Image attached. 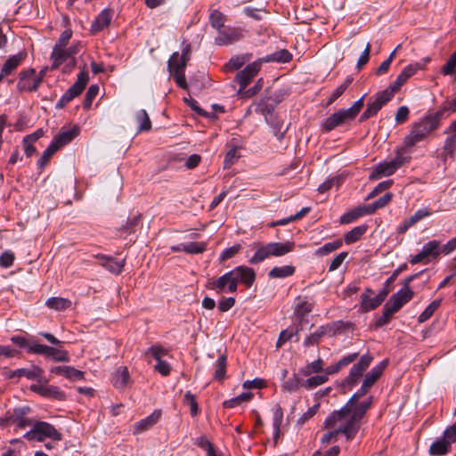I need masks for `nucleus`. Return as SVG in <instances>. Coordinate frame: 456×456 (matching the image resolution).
Returning a JSON list of instances; mask_svg holds the SVG:
<instances>
[{"label":"nucleus","instance_id":"nucleus-15","mask_svg":"<svg viewBox=\"0 0 456 456\" xmlns=\"http://www.w3.org/2000/svg\"><path fill=\"white\" fill-rule=\"evenodd\" d=\"M207 288L215 290L217 294L235 293L233 281L229 276V272L217 278H211L208 281Z\"/></svg>","mask_w":456,"mask_h":456},{"label":"nucleus","instance_id":"nucleus-20","mask_svg":"<svg viewBox=\"0 0 456 456\" xmlns=\"http://www.w3.org/2000/svg\"><path fill=\"white\" fill-rule=\"evenodd\" d=\"M43 373L44 370L36 365H32L29 369L21 368L6 371L9 379L26 377L29 380H40Z\"/></svg>","mask_w":456,"mask_h":456},{"label":"nucleus","instance_id":"nucleus-60","mask_svg":"<svg viewBox=\"0 0 456 456\" xmlns=\"http://www.w3.org/2000/svg\"><path fill=\"white\" fill-rule=\"evenodd\" d=\"M63 377L73 381L81 380L84 379V372L75 369L72 366H65V372Z\"/></svg>","mask_w":456,"mask_h":456},{"label":"nucleus","instance_id":"nucleus-29","mask_svg":"<svg viewBox=\"0 0 456 456\" xmlns=\"http://www.w3.org/2000/svg\"><path fill=\"white\" fill-rule=\"evenodd\" d=\"M130 380V375L126 367H119L112 374V384L116 388L122 389L126 387Z\"/></svg>","mask_w":456,"mask_h":456},{"label":"nucleus","instance_id":"nucleus-45","mask_svg":"<svg viewBox=\"0 0 456 456\" xmlns=\"http://www.w3.org/2000/svg\"><path fill=\"white\" fill-rule=\"evenodd\" d=\"M353 82V78L351 77H347L346 80L339 85L329 96L327 99V105L332 104L337 99H338L349 86V85Z\"/></svg>","mask_w":456,"mask_h":456},{"label":"nucleus","instance_id":"nucleus-5","mask_svg":"<svg viewBox=\"0 0 456 456\" xmlns=\"http://www.w3.org/2000/svg\"><path fill=\"white\" fill-rule=\"evenodd\" d=\"M364 97L365 95L362 96L350 108L341 109L328 117L322 124V130L330 132L336 127L354 119L364 105Z\"/></svg>","mask_w":456,"mask_h":456},{"label":"nucleus","instance_id":"nucleus-52","mask_svg":"<svg viewBox=\"0 0 456 456\" xmlns=\"http://www.w3.org/2000/svg\"><path fill=\"white\" fill-rule=\"evenodd\" d=\"M136 120L139 124L140 132L151 129V122L145 110H141L136 114Z\"/></svg>","mask_w":456,"mask_h":456},{"label":"nucleus","instance_id":"nucleus-51","mask_svg":"<svg viewBox=\"0 0 456 456\" xmlns=\"http://www.w3.org/2000/svg\"><path fill=\"white\" fill-rule=\"evenodd\" d=\"M422 250L424 251L428 257L432 256L434 258L437 257L440 255V253H442L440 248V242L435 240L426 243L423 246Z\"/></svg>","mask_w":456,"mask_h":456},{"label":"nucleus","instance_id":"nucleus-41","mask_svg":"<svg viewBox=\"0 0 456 456\" xmlns=\"http://www.w3.org/2000/svg\"><path fill=\"white\" fill-rule=\"evenodd\" d=\"M444 134H447V137L444 141L443 150L446 155L452 157L456 151V133L448 132V130L445 129Z\"/></svg>","mask_w":456,"mask_h":456},{"label":"nucleus","instance_id":"nucleus-14","mask_svg":"<svg viewBox=\"0 0 456 456\" xmlns=\"http://www.w3.org/2000/svg\"><path fill=\"white\" fill-rule=\"evenodd\" d=\"M411 275L405 280L404 287L394 294L387 302L394 311L398 312L403 305L408 303L413 297V291L409 288V283L414 279Z\"/></svg>","mask_w":456,"mask_h":456},{"label":"nucleus","instance_id":"nucleus-12","mask_svg":"<svg viewBox=\"0 0 456 456\" xmlns=\"http://www.w3.org/2000/svg\"><path fill=\"white\" fill-rule=\"evenodd\" d=\"M229 276L232 277L235 290L238 289V284H243L246 288H250L256 281L255 271L248 266L240 265L229 271Z\"/></svg>","mask_w":456,"mask_h":456},{"label":"nucleus","instance_id":"nucleus-17","mask_svg":"<svg viewBox=\"0 0 456 456\" xmlns=\"http://www.w3.org/2000/svg\"><path fill=\"white\" fill-rule=\"evenodd\" d=\"M243 30L236 27H224L215 38L217 45H228L243 38Z\"/></svg>","mask_w":456,"mask_h":456},{"label":"nucleus","instance_id":"nucleus-1","mask_svg":"<svg viewBox=\"0 0 456 456\" xmlns=\"http://www.w3.org/2000/svg\"><path fill=\"white\" fill-rule=\"evenodd\" d=\"M444 115L445 110H439L419 118L412 124L411 129L404 137L402 145L411 153L417 143L424 141L429 134L438 129Z\"/></svg>","mask_w":456,"mask_h":456},{"label":"nucleus","instance_id":"nucleus-10","mask_svg":"<svg viewBox=\"0 0 456 456\" xmlns=\"http://www.w3.org/2000/svg\"><path fill=\"white\" fill-rule=\"evenodd\" d=\"M88 80H89L88 72L86 70H82L77 75L76 83L74 85H72L64 93V94L60 98V100L56 103V108L62 109L69 102H71L75 97L78 96L84 91Z\"/></svg>","mask_w":456,"mask_h":456},{"label":"nucleus","instance_id":"nucleus-57","mask_svg":"<svg viewBox=\"0 0 456 456\" xmlns=\"http://www.w3.org/2000/svg\"><path fill=\"white\" fill-rule=\"evenodd\" d=\"M58 150L56 147H54L52 143L49 144V146L43 152L41 158L38 160V167L40 170H43L45 167L49 162L52 156Z\"/></svg>","mask_w":456,"mask_h":456},{"label":"nucleus","instance_id":"nucleus-63","mask_svg":"<svg viewBox=\"0 0 456 456\" xmlns=\"http://www.w3.org/2000/svg\"><path fill=\"white\" fill-rule=\"evenodd\" d=\"M432 214L428 208H424L417 210L414 215L409 218L410 224H415L423 218L429 216Z\"/></svg>","mask_w":456,"mask_h":456},{"label":"nucleus","instance_id":"nucleus-35","mask_svg":"<svg viewBox=\"0 0 456 456\" xmlns=\"http://www.w3.org/2000/svg\"><path fill=\"white\" fill-rule=\"evenodd\" d=\"M71 301L68 298L60 297H49L45 305L55 311H64L71 306Z\"/></svg>","mask_w":456,"mask_h":456},{"label":"nucleus","instance_id":"nucleus-39","mask_svg":"<svg viewBox=\"0 0 456 456\" xmlns=\"http://www.w3.org/2000/svg\"><path fill=\"white\" fill-rule=\"evenodd\" d=\"M367 225L362 224L354 227L351 231L346 232L344 236L346 244H352L361 239V237L366 232Z\"/></svg>","mask_w":456,"mask_h":456},{"label":"nucleus","instance_id":"nucleus-31","mask_svg":"<svg viewBox=\"0 0 456 456\" xmlns=\"http://www.w3.org/2000/svg\"><path fill=\"white\" fill-rule=\"evenodd\" d=\"M365 215H371L369 212V208L367 205H362L355 208L354 209L348 211L340 216L341 224H350L361 216Z\"/></svg>","mask_w":456,"mask_h":456},{"label":"nucleus","instance_id":"nucleus-18","mask_svg":"<svg viewBox=\"0 0 456 456\" xmlns=\"http://www.w3.org/2000/svg\"><path fill=\"white\" fill-rule=\"evenodd\" d=\"M51 59L53 61L52 69L59 68L62 63L67 62L69 69H72L76 65L75 57L69 53L66 47L53 48Z\"/></svg>","mask_w":456,"mask_h":456},{"label":"nucleus","instance_id":"nucleus-32","mask_svg":"<svg viewBox=\"0 0 456 456\" xmlns=\"http://www.w3.org/2000/svg\"><path fill=\"white\" fill-rule=\"evenodd\" d=\"M451 442L443 436L442 439H439L434 442L428 450L430 455L433 456H441L448 453L451 451Z\"/></svg>","mask_w":456,"mask_h":456},{"label":"nucleus","instance_id":"nucleus-11","mask_svg":"<svg viewBox=\"0 0 456 456\" xmlns=\"http://www.w3.org/2000/svg\"><path fill=\"white\" fill-rule=\"evenodd\" d=\"M44 72L38 76L36 74L34 69H28L22 70L19 74V81L17 88L20 92H33L37 91L43 81Z\"/></svg>","mask_w":456,"mask_h":456},{"label":"nucleus","instance_id":"nucleus-13","mask_svg":"<svg viewBox=\"0 0 456 456\" xmlns=\"http://www.w3.org/2000/svg\"><path fill=\"white\" fill-rule=\"evenodd\" d=\"M371 362L372 357L370 354L362 355L359 362L352 366L348 375L343 380V385L350 387L355 386Z\"/></svg>","mask_w":456,"mask_h":456},{"label":"nucleus","instance_id":"nucleus-44","mask_svg":"<svg viewBox=\"0 0 456 456\" xmlns=\"http://www.w3.org/2000/svg\"><path fill=\"white\" fill-rule=\"evenodd\" d=\"M263 87V78H259L251 88L239 89L237 92L240 99H249L258 94Z\"/></svg>","mask_w":456,"mask_h":456},{"label":"nucleus","instance_id":"nucleus-54","mask_svg":"<svg viewBox=\"0 0 456 456\" xmlns=\"http://www.w3.org/2000/svg\"><path fill=\"white\" fill-rule=\"evenodd\" d=\"M320 327L323 331L324 336L334 337L343 330V322H333Z\"/></svg>","mask_w":456,"mask_h":456},{"label":"nucleus","instance_id":"nucleus-22","mask_svg":"<svg viewBox=\"0 0 456 456\" xmlns=\"http://www.w3.org/2000/svg\"><path fill=\"white\" fill-rule=\"evenodd\" d=\"M374 291L367 288L361 296V309L362 312H369L379 307L383 302L378 295L373 296Z\"/></svg>","mask_w":456,"mask_h":456},{"label":"nucleus","instance_id":"nucleus-27","mask_svg":"<svg viewBox=\"0 0 456 456\" xmlns=\"http://www.w3.org/2000/svg\"><path fill=\"white\" fill-rule=\"evenodd\" d=\"M25 57L26 54L22 53L9 57L1 69V76L3 77L10 76L21 64Z\"/></svg>","mask_w":456,"mask_h":456},{"label":"nucleus","instance_id":"nucleus-55","mask_svg":"<svg viewBox=\"0 0 456 456\" xmlns=\"http://www.w3.org/2000/svg\"><path fill=\"white\" fill-rule=\"evenodd\" d=\"M328 380L326 375H316L303 380L302 387L306 389H313L318 386L324 384Z\"/></svg>","mask_w":456,"mask_h":456},{"label":"nucleus","instance_id":"nucleus-37","mask_svg":"<svg viewBox=\"0 0 456 456\" xmlns=\"http://www.w3.org/2000/svg\"><path fill=\"white\" fill-rule=\"evenodd\" d=\"M314 309V303L307 301L305 298H298L296 305L294 314L297 318L302 320L305 316L310 314Z\"/></svg>","mask_w":456,"mask_h":456},{"label":"nucleus","instance_id":"nucleus-4","mask_svg":"<svg viewBox=\"0 0 456 456\" xmlns=\"http://www.w3.org/2000/svg\"><path fill=\"white\" fill-rule=\"evenodd\" d=\"M410 152L402 145L395 151L394 159L379 163L370 174V180H378L382 176H389L396 172L398 168L411 160Z\"/></svg>","mask_w":456,"mask_h":456},{"label":"nucleus","instance_id":"nucleus-56","mask_svg":"<svg viewBox=\"0 0 456 456\" xmlns=\"http://www.w3.org/2000/svg\"><path fill=\"white\" fill-rule=\"evenodd\" d=\"M207 248L206 242H190L183 245V252L187 254H200Z\"/></svg>","mask_w":456,"mask_h":456},{"label":"nucleus","instance_id":"nucleus-25","mask_svg":"<svg viewBox=\"0 0 456 456\" xmlns=\"http://www.w3.org/2000/svg\"><path fill=\"white\" fill-rule=\"evenodd\" d=\"M78 132L79 130L76 126L71 129L61 130L54 136L51 143L59 150L69 143L78 134Z\"/></svg>","mask_w":456,"mask_h":456},{"label":"nucleus","instance_id":"nucleus-28","mask_svg":"<svg viewBox=\"0 0 456 456\" xmlns=\"http://www.w3.org/2000/svg\"><path fill=\"white\" fill-rule=\"evenodd\" d=\"M387 365V360H384L381 362H379V364L373 367L364 377V379L362 381L364 387L370 388L379 379Z\"/></svg>","mask_w":456,"mask_h":456},{"label":"nucleus","instance_id":"nucleus-49","mask_svg":"<svg viewBox=\"0 0 456 456\" xmlns=\"http://www.w3.org/2000/svg\"><path fill=\"white\" fill-rule=\"evenodd\" d=\"M299 332L298 328L289 327L280 333V336L276 342V346L281 347L287 341L290 340L294 336Z\"/></svg>","mask_w":456,"mask_h":456},{"label":"nucleus","instance_id":"nucleus-30","mask_svg":"<svg viewBox=\"0 0 456 456\" xmlns=\"http://www.w3.org/2000/svg\"><path fill=\"white\" fill-rule=\"evenodd\" d=\"M358 355H359L358 353H353V354L344 356L337 363L327 367L324 370L323 375H326L328 377L329 375H332V374L338 372L339 370H341L342 368H344V367L347 366L348 364L352 363L353 362H354L357 359Z\"/></svg>","mask_w":456,"mask_h":456},{"label":"nucleus","instance_id":"nucleus-42","mask_svg":"<svg viewBox=\"0 0 456 456\" xmlns=\"http://www.w3.org/2000/svg\"><path fill=\"white\" fill-rule=\"evenodd\" d=\"M274 110V106L269 102V98L261 99L256 103L255 111L263 115L266 122H268V115H271Z\"/></svg>","mask_w":456,"mask_h":456},{"label":"nucleus","instance_id":"nucleus-3","mask_svg":"<svg viewBox=\"0 0 456 456\" xmlns=\"http://www.w3.org/2000/svg\"><path fill=\"white\" fill-rule=\"evenodd\" d=\"M370 388L364 387V384H362L360 389L355 392L351 398L346 402V403L338 411H336V414L332 417L340 418V415L344 414L347 418H352L356 413L358 414L356 417V424L361 425V419L364 417L367 411L372 404V396H370L367 401L359 403V399L364 396Z\"/></svg>","mask_w":456,"mask_h":456},{"label":"nucleus","instance_id":"nucleus-53","mask_svg":"<svg viewBox=\"0 0 456 456\" xmlns=\"http://www.w3.org/2000/svg\"><path fill=\"white\" fill-rule=\"evenodd\" d=\"M393 199V194L391 192H387L372 204L367 205L369 208V212L371 214L375 213L378 209L386 207Z\"/></svg>","mask_w":456,"mask_h":456},{"label":"nucleus","instance_id":"nucleus-40","mask_svg":"<svg viewBox=\"0 0 456 456\" xmlns=\"http://www.w3.org/2000/svg\"><path fill=\"white\" fill-rule=\"evenodd\" d=\"M395 313L396 312L394 311L393 308L387 303H386L383 307L382 314L375 317V328H380L387 324L390 322L393 314Z\"/></svg>","mask_w":456,"mask_h":456},{"label":"nucleus","instance_id":"nucleus-47","mask_svg":"<svg viewBox=\"0 0 456 456\" xmlns=\"http://www.w3.org/2000/svg\"><path fill=\"white\" fill-rule=\"evenodd\" d=\"M342 244L343 242L341 240H336L331 242L325 243L322 247L316 249L315 254L317 256H326L341 248Z\"/></svg>","mask_w":456,"mask_h":456},{"label":"nucleus","instance_id":"nucleus-7","mask_svg":"<svg viewBox=\"0 0 456 456\" xmlns=\"http://www.w3.org/2000/svg\"><path fill=\"white\" fill-rule=\"evenodd\" d=\"M24 438L37 442H44L48 438L59 442L62 439V435L53 425L46 421H36L33 423L31 429L24 435Z\"/></svg>","mask_w":456,"mask_h":456},{"label":"nucleus","instance_id":"nucleus-9","mask_svg":"<svg viewBox=\"0 0 456 456\" xmlns=\"http://www.w3.org/2000/svg\"><path fill=\"white\" fill-rule=\"evenodd\" d=\"M88 80H89L88 72L86 70H82L77 75L76 83L74 85H72L64 93V94L60 98V100L56 103V108L62 109L69 102H71L75 97L78 96L84 91Z\"/></svg>","mask_w":456,"mask_h":456},{"label":"nucleus","instance_id":"nucleus-33","mask_svg":"<svg viewBox=\"0 0 456 456\" xmlns=\"http://www.w3.org/2000/svg\"><path fill=\"white\" fill-rule=\"evenodd\" d=\"M292 59V54L286 49L279 50L273 53H271L264 58H262L263 62H278V63H287L290 61Z\"/></svg>","mask_w":456,"mask_h":456},{"label":"nucleus","instance_id":"nucleus-24","mask_svg":"<svg viewBox=\"0 0 456 456\" xmlns=\"http://www.w3.org/2000/svg\"><path fill=\"white\" fill-rule=\"evenodd\" d=\"M96 258L99 260L100 265L114 274H119L123 271L125 259L118 261L113 257L106 256L104 255H98L96 256Z\"/></svg>","mask_w":456,"mask_h":456},{"label":"nucleus","instance_id":"nucleus-48","mask_svg":"<svg viewBox=\"0 0 456 456\" xmlns=\"http://www.w3.org/2000/svg\"><path fill=\"white\" fill-rule=\"evenodd\" d=\"M440 305H441V300L436 299V300L432 301L426 307V309L419 314V316L418 318V322L419 323H422V322L428 321L434 314V313L438 309Z\"/></svg>","mask_w":456,"mask_h":456},{"label":"nucleus","instance_id":"nucleus-8","mask_svg":"<svg viewBox=\"0 0 456 456\" xmlns=\"http://www.w3.org/2000/svg\"><path fill=\"white\" fill-rule=\"evenodd\" d=\"M395 94L388 87L378 92L370 97L366 104V110L361 115L359 121L363 122L378 114V112L390 102Z\"/></svg>","mask_w":456,"mask_h":456},{"label":"nucleus","instance_id":"nucleus-58","mask_svg":"<svg viewBox=\"0 0 456 456\" xmlns=\"http://www.w3.org/2000/svg\"><path fill=\"white\" fill-rule=\"evenodd\" d=\"M324 337L323 331L322 330L321 327H319L314 332L311 333L309 336H307L304 340V346L306 347L313 346L314 345H318L322 339V338Z\"/></svg>","mask_w":456,"mask_h":456},{"label":"nucleus","instance_id":"nucleus-23","mask_svg":"<svg viewBox=\"0 0 456 456\" xmlns=\"http://www.w3.org/2000/svg\"><path fill=\"white\" fill-rule=\"evenodd\" d=\"M160 417L161 411L156 410L148 417L135 422L134 424V434H140L151 428L159 420Z\"/></svg>","mask_w":456,"mask_h":456},{"label":"nucleus","instance_id":"nucleus-21","mask_svg":"<svg viewBox=\"0 0 456 456\" xmlns=\"http://www.w3.org/2000/svg\"><path fill=\"white\" fill-rule=\"evenodd\" d=\"M30 390L46 398L57 400L65 398L64 393L55 386L33 384L30 386Z\"/></svg>","mask_w":456,"mask_h":456},{"label":"nucleus","instance_id":"nucleus-59","mask_svg":"<svg viewBox=\"0 0 456 456\" xmlns=\"http://www.w3.org/2000/svg\"><path fill=\"white\" fill-rule=\"evenodd\" d=\"M183 403L188 404L190 406L191 415L195 417L199 414L200 409L198 403L196 401L195 395L191 392H187L183 397Z\"/></svg>","mask_w":456,"mask_h":456},{"label":"nucleus","instance_id":"nucleus-16","mask_svg":"<svg viewBox=\"0 0 456 456\" xmlns=\"http://www.w3.org/2000/svg\"><path fill=\"white\" fill-rule=\"evenodd\" d=\"M262 66V60H257L252 63L248 64L244 69L238 72L235 77V81L240 85L239 89L246 88L247 86L260 71Z\"/></svg>","mask_w":456,"mask_h":456},{"label":"nucleus","instance_id":"nucleus-26","mask_svg":"<svg viewBox=\"0 0 456 456\" xmlns=\"http://www.w3.org/2000/svg\"><path fill=\"white\" fill-rule=\"evenodd\" d=\"M112 16L113 12L111 10L104 9L102 11L91 26V32L95 34L109 27Z\"/></svg>","mask_w":456,"mask_h":456},{"label":"nucleus","instance_id":"nucleus-46","mask_svg":"<svg viewBox=\"0 0 456 456\" xmlns=\"http://www.w3.org/2000/svg\"><path fill=\"white\" fill-rule=\"evenodd\" d=\"M45 356L52 357L55 362H67L69 361L67 351L52 346L48 347Z\"/></svg>","mask_w":456,"mask_h":456},{"label":"nucleus","instance_id":"nucleus-34","mask_svg":"<svg viewBox=\"0 0 456 456\" xmlns=\"http://www.w3.org/2000/svg\"><path fill=\"white\" fill-rule=\"evenodd\" d=\"M29 411L28 407L14 409L13 414L11 417L12 420L17 424L20 428H25L27 426L32 425V420L26 419L24 415Z\"/></svg>","mask_w":456,"mask_h":456},{"label":"nucleus","instance_id":"nucleus-38","mask_svg":"<svg viewBox=\"0 0 456 456\" xmlns=\"http://www.w3.org/2000/svg\"><path fill=\"white\" fill-rule=\"evenodd\" d=\"M294 273L295 267L292 265L275 266L268 273V276L272 279H282L292 276Z\"/></svg>","mask_w":456,"mask_h":456},{"label":"nucleus","instance_id":"nucleus-6","mask_svg":"<svg viewBox=\"0 0 456 456\" xmlns=\"http://www.w3.org/2000/svg\"><path fill=\"white\" fill-rule=\"evenodd\" d=\"M295 248L293 241L270 242L260 246L254 256L248 260L251 265H256L263 262L270 256H282L291 251Z\"/></svg>","mask_w":456,"mask_h":456},{"label":"nucleus","instance_id":"nucleus-50","mask_svg":"<svg viewBox=\"0 0 456 456\" xmlns=\"http://www.w3.org/2000/svg\"><path fill=\"white\" fill-rule=\"evenodd\" d=\"M226 371V355L221 354L216 360L214 379L223 380Z\"/></svg>","mask_w":456,"mask_h":456},{"label":"nucleus","instance_id":"nucleus-43","mask_svg":"<svg viewBox=\"0 0 456 456\" xmlns=\"http://www.w3.org/2000/svg\"><path fill=\"white\" fill-rule=\"evenodd\" d=\"M226 17L218 10H214L209 15L211 26L219 33L224 28Z\"/></svg>","mask_w":456,"mask_h":456},{"label":"nucleus","instance_id":"nucleus-64","mask_svg":"<svg viewBox=\"0 0 456 456\" xmlns=\"http://www.w3.org/2000/svg\"><path fill=\"white\" fill-rule=\"evenodd\" d=\"M235 302V298L232 297H223L218 302L217 308L221 313L227 312L234 306Z\"/></svg>","mask_w":456,"mask_h":456},{"label":"nucleus","instance_id":"nucleus-36","mask_svg":"<svg viewBox=\"0 0 456 456\" xmlns=\"http://www.w3.org/2000/svg\"><path fill=\"white\" fill-rule=\"evenodd\" d=\"M251 58L252 54L250 53L232 56L228 63L225 64V69L227 71L237 70L240 69L246 62L249 61Z\"/></svg>","mask_w":456,"mask_h":456},{"label":"nucleus","instance_id":"nucleus-61","mask_svg":"<svg viewBox=\"0 0 456 456\" xmlns=\"http://www.w3.org/2000/svg\"><path fill=\"white\" fill-rule=\"evenodd\" d=\"M303 379L294 375L283 384V388L289 392H294L302 387Z\"/></svg>","mask_w":456,"mask_h":456},{"label":"nucleus","instance_id":"nucleus-19","mask_svg":"<svg viewBox=\"0 0 456 456\" xmlns=\"http://www.w3.org/2000/svg\"><path fill=\"white\" fill-rule=\"evenodd\" d=\"M422 66L420 63H414L406 66L402 72L397 76L396 79L392 83L388 88L392 90L394 94H395L401 86L411 77H412L417 70L421 69Z\"/></svg>","mask_w":456,"mask_h":456},{"label":"nucleus","instance_id":"nucleus-2","mask_svg":"<svg viewBox=\"0 0 456 456\" xmlns=\"http://www.w3.org/2000/svg\"><path fill=\"white\" fill-rule=\"evenodd\" d=\"M336 411H332L324 421V428L330 429L323 434L321 438L322 444L337 442V436L343 434L347 441L354 439L360 429V424H356V413L352 418H347L344 414L340 418L334 417Z\"/></svg>","mask_w":456,"mask_h":456},{"label":"nucleus","instance_id":"nucleus-62","mask_svg":"<svg viewBox=\"0 0 456 456\" xmlns=\"http://www.w3.org/2000/svg\"><path fill=\"white\" fill-rule=\"evenodd\" d=\"M240 158V155L238 154V150L236 147L232 148L229 150L224 157V167H230L232 165H233Z\"/></svg>","mask_w":456,"mask_h":456}]
</instances>
